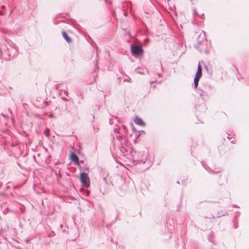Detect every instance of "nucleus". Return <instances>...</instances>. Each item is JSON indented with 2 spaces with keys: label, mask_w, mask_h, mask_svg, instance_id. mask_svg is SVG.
Instances as JSON below:
<instances>
[{
  "label": "nucleus",
  "mask_w": 249,
  "mask_h": 249,
  "mask_svg": "<svg viewBox=\"0 0 249 249\" xmlns=\"http://www.w3.org/2000/svg\"><path fill=\"white\" fill-rule=\"evenodd\" d=\"M80 179L83 185L86 187H89L90 186V179L87 174L81 173Z\"/></svg>",
  "instance_id": "f257e3e1"
},
{
  "label": "nucleus",
  "mask_w": 249,
  "mask_h": 249,
  "mask_svg": "<svg viewBox=\"0 0 249 249\" xmlns=\"http://www.w3.org/2000/svg\"><path fill=\"white\" fill-rule=\"evenodd\" d=\"M131 53L134 56L140 55L142 53L143 51L141 47L138 46H131Z\"/></svg>",
  "instance_id": "f03ea898"
},
{
  "label": "nucleus",
  "mask_w": 249,
  "mask_h": 249,
  "mask_svg": "<svg viewBox=\"0 0 249 249\" xmlns=\"http://www.w3.org/2000/svg\"><path fill=\"white\" fill-rule=\"evenodd\" d=\"M134 122L136 124L139 125H144V123H143L142 119L138 117H136L134 120Z\"/></svg>",
  "instance_id": "7ed1b4c3"
},
{
  "label": "nucleus",
  "mask_w": 249,
  "mask_h": 249,
  "mask_svg": "<svg viewBox=\"0 0 249 249\" xmlns=\"http://www.w3.org/2000/svg\"><path fill=\"white\" fill-rule=\"evenodd\" d=\"M195 76L200 77L202 76V69L201 65L199 64L197 68V71L196 74Z\"/></svg>",
  "instance_id": "20e7f679"
},
{
  "label": "nucleus",
  "mask_w": 249,
  "mask_h": 249,
  "mask_svg": "<svg viewBox=\"0 0 249 249\" xmlns=\"http://www.w3.org/2000/svg\"><path fill=\"white\" fill-rule=\"evenodd\" d=\"M71 160L75 162H78V158L77 156L74 153H71Z\"/></svg>",
  "instance_id": "39448f33"
},
{
  "label": "nucleus",
  "mask_w": 249,
  "mask_h": 249,
  "mask_svg": "<svg viewBox=\"0 0 249 249\" xmlns=\"http://www.w3.org/2000/svg\"><path fill=\"white\" fill-rule=\"evenodd\" d=\"M62 36L68 42H71V39L69 37L67 34L65 32H62Z\"/></svg>",
  "instance_id": "423d86ee"
},
{
  "label": "nucleus",
  "mask_w": 249,
  "mask_h": 249,
  "mask_svg": "<svg viewBox=\"0 0 249 249\" xmlns=\"http://www.w3.org/2000/svg\"><path fill=\"white\" fill-rule=\"evenodd\" d=\"M200 77H196L195 76L194 79V84H195V88L196 89L198 87V82L199 81Z\"/></svg>",
  "instance_id": "0eeeda50"
},
{
  "label": "nucleus",
  "mask_w": 249,
  "mask_h": 249,
  "mask_svg": "<svg viewBox=\"0 0 249 249\" xmlns=\"http://www.w3.org/2000/svg\"><path fill=\"white\" fill-rule=\"evenodd\" d=\"M49 129H46L45 131V134L46 135V136L48 137H49Z\"/></svg>",
  "instance_id": "6e6552de"
}]
</instances>
